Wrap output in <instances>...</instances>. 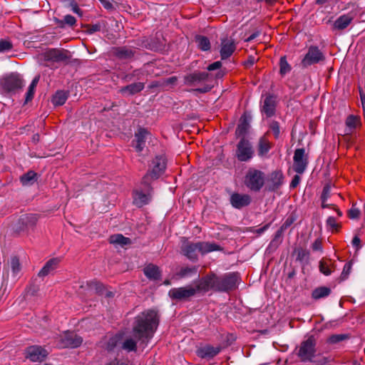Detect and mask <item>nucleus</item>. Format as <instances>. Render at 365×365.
<instances>
[{"mask_svg":"<svg viewBox=\"0 0 365 365\" xmlns=\"http://www.w3.org/2000/svg\"><path fill=\"white\" fill-rule=\"evenodd\" d=\"M269 130L272 132L276 139L279 138L280 135V127L277 121L272 120L269 124Z\"/></svg>","mask_w":365,"mask_h":365,"instance_id":"44","label":"nucleus"},{"mask_svg":"<svg viewBox=\"0 0 365 365\" xmlns=\"http://www.w3.org/2000/svg\"><path fill=\"white\" fill-rule=\"evenodd\" d=\"M351 267H352V262L351 261H350L344 264V269H343L341 274V280H344L348 277V276L349 275V274L351 272Z\"/></svg>","mask_w":365,"mask_h":365,"instance_id":"46","label":"nucleus"},{"mask_svg":"<svg viewBox=\"0 0 365 365\" xmlns=\"http://www.w3.org/2000/svg\"><path fill=\"white\" fill-rule=\"evenodd\" d=\"M12 48V43L7 40L0 41V52H6Z\"/></svg>","mask_w":365,"mask_h":365,"instance_id":"48","label":"nucleus"},{"mask_svg":"<svg viewBox=\"0 0 365 365\" xmlns=\"http://www.w3.org/2000/svg\"><path fill=\"white\" fill-rule=\"evenodd\" d=\"M353 18L349 15H343L339 17L334 22L335 29L342 30L346 28L351 22Z\"/></svg>","mask_w":365,"mask_h":365,"instance_id":"32","label":"nucleus"},{"mask_svg":"<svg viewBox=\"0 0 365 365\" xmlns=\"http://www.w3.org/2000/svg\"><path fill=\"white\" fill-rule=\"evenodd\" d=\"M222 63L220 61H215L207 66L208 71H214L221 67Z\"/></svg>","mask_w":365,"mask_h":365,"instance_id":"54","label":"nucleus"},{"mask_svg":"<svg viewBox=\"0 0 365 365\" xmlns=\"http://www.w3.org/2000/svg\"><path fill=\"white\" fill-rule=\"evenodd\" d=\"M145 275L150 280H157L160 277L159 267L153 264L147 265L143 269Z\"/></svg>","mask_w":365,"mask_h":365,"instance_id":"30","label":"nucleus"},{"mask_svg":"<svg viewBox=\"0 0 365 365\" xmlns=\"http://www.w3.org/2000/svg\"><path fill=\"white\" fill-rule=\"evenodd\" d=\"M177 81V77L175 76H172V77H170L167 79H165L163 83V85H169V84H175Z\"/></svg>","mask_w":365,"mask_h":365,"instance_id":"57","label":"nucleus"},{"mask_svg":"<svg viewBox=\"0 0 365 365\" xmlns=\"http://www.w3.org/2000/svg\"><path fill=\"white\" fill-rule=\"evenodd\" d=\"M60 260L58 258L49 259L38 272L39 277H45L56 269Z\"/></svg>","mask_w":365,"mask_h":365,"instance_id":"28","label":"nucleus"},{"mask_svg":"<svg viewBox=\"0 0 365 365\" xmlns=\"http://www.w3.org/2000/svg\"><path fill=\"white\" fill-rule=\"evenodd\" d=\"M108 365H126V364L123 362H119L118 361H113L110 362Z\"/></svg>","mask_w":365,"mask_h":365,"instance_id":"64","label":"nucleus"},{"mask_svg":"<svg viewBox=\"0 0 365 365\" xmlns=\"http://www.w3.org/2000/svg\"><path fill=\"white\" fill-rule=\"evenodd\" d=\"M331 292V289L326 287H321V298L328 296Z\"/></svg>","mask_w":365,"mask_h":365,"instance_id":"59","label":"nucleus"},{"mask_svg":"<svg viewBox=\"0 0 365 365\" xmlns=\"http://www.w3.org/2000/svg\"><path fill=\"white\" fill-rule=\"evenodd\" d=\"M212 86H210L209 84H205L202 87L197 88L195 91L203 93H207V92L210 91L212 89Z\"/></svg>","mask_w":365,"mask_h":365,"instance_id":"53","label":"nucleus"},{"mask_svg":"<svg viewBox=\"0 0 365 365\" xmlns=\"http://www.w3.org/2000/svg\"><path fill=\"white\" fill-rule=\"evenodd\" d=\"M197 267H182L180 269V270L178 272V275L180 276V277H187L192 274H195L197 273Z\"/></svg>","mask_w":365,"mask_h":365,"instance_id":"42","label":"nucleus"},{"mask_svg":"<svg viewBox=\"0 0 365 365\" xmlns=\"http://www.w3.org/2000/svg\"><path fill=\"white\" fill-rule=\"evenodd\" d=\"M272 148V143L267 138V133L259 138L257 143V153L260 157H263L268 153Z\"/></svg>","mask_w":365,"mask_h":365,"instance_id":"25","label":"nucleus"},{"mask_svg":"<svg viewBox=\"0 0 365 365\" xmlns=\"http://www.w3.org/2000/svg\"><path fill=\"white\" fill-rule=\"evenodd\" d=\"M68 94L64 91H58L52 98V103L54 106H62L68 99Z\"/></svg>","mask_w":365,"mask_h":365,"instance_id":"35","label":"nucleus"},{"mask_svg":"<svg viewBox=\"0 0 365 365\" xmlns=\"http://www.w3.org/2000/svg\"><path fill=\"white\" fill-rule=\"evenodd\" d=\"M300 180H301V178L299 177V175H294L291 183H290V187H292V188L296 187L299 184Z\"/></svg>","mask_w":365,"mask_h":365,"instance_id":"52","label":"nucleus"},{"mask_svg":"<svg viewBox=\"0 0 365 365\" xmlns=\"http://www.w3.org/2000/svg\"><path fill=\"white\" fill-rule=\"evenodd\" d=\"M312 296L314 299H319V290L316 289L312 294Z\"/></svg>","mask_w":365,"mask_h":365,"instance_id":"63","label":"nucleus"},{"mask_svg":"<svg viewBox=\"0 0 365 365\" xmlns=\"http://www.w3.org/2000/svg\"><path fill=\"white\" fill-rule=\"evenodd\" d=\"M39 76H36L31 83L26 92V102H29L34 98L35 88L39 81Z\"/></svg>","mask_w":365,"mask_h":365,"instance_id":"38","label":"nucleus"},{"mask_svg":"<svg viewBox=\"0 0 365 365\" xmlns=\"http://www.w3.org/2000/svg\"><path fill=\"white\" fill-rule=\"evenodd\" d=\"M332 272L331 268L327 264L324 260H321V273L325 275H329Z\"/></svg>","mask_w":365,"mask_h":365,"instance_id":"49","label":"nucleus"},{"mask_svg":"<svg viewBox=\"0 0 365 365\" xmlns=\"http://www.w3.org/2000/svg\"><path fill=\"white\" fill-rule=\"evenodd\" d=\"M148 134V131L143 128H140L135 134V140L133 143L137 152L140 153L144 149L145 140Z\"/></svg>","mask_w":365,"mask_h":365,"instance_id":"21","label":"nucleus"},{"mask_svg":"<svg viewBox=\"0 0 365 365\" xmlns=\"http://www.w3.org/2000/svg\"><path fill=\"white\" fill-rule=\"evenodd\" d=\"M348 215L351 219H357L359 217L360 211L354 205H352L351 208L349 210Z\"/></svg>","mask_w":365,"mask_h":365,"instance_id":"50","label":"nucleus"},{"mask_svg":"<svg viewBox=\"0 0 365 365\" xmlns=\"http://www.w3.org/2000/svg\"><path fill=\"white\" fill-rule=\"evenodd\" d=\"M86 286L91 292L101 293L103 290L102 284L96 281L87 282Z\"/></svg>","mask_w":365,"mask_h":365,"instance_id":"39","label":"nucleus"},{"mask_svg":"<svg viewBox=\"0 0 365 365\" xmlns=\"http://www.w3.org/2000/svg\"><path fill=\"white\" fill-rule=\"evenodd\" d=\"M72 10L74 13L77 14L79 16H82L83 14L82 11L76 3L72 4Z\"/></svg>","mask_w":365,"mask_h":365,"instance_id":"61","label":"nucleus"},{"mask_svg":"<svg viewBox=\"0 0 365 365\" xmlns=\"http://www.w3.org/2000/svg\"><path fill=\"white\" fill-rule=\"evenodd\" d=\"M144 83L141 82L133 83L126 86L122 87L120 92L122 94L134 95L140 92L144 88Z\"/></svg>","mask_w":365,"mask_h":365,"instance_id":"29","label":"nucleus"},{"mask_svg":"<svg viewBox=\"0 0 365 365\" xmlns=\"http://www.w3.org/2000/svg\"><path fill=\"white\" fill-rule=\"evenodd\" d=\"M317 339L314 336H309L302 341L301 344L296 347L294 352L300 361L303 362L312 361L316 354Z\"/></svg>","mask_w":365,"mask_h":365,"instance_id":"3","label":"nucleus"},{"mask_svg":"<svg viewBox=\"0 0 365 365\" xmlns=\"http://www.w3.org/2000/svg\"><path fill=\"white\" fill-rule=\"evenodd\" d=\"M349 338V334H334V335L329 336L327 339V341L329 344H336V343H339L344 340H346Z\"/></svg>","mask_w":365,"mask_h":365,"instance_id":"41","label":"nucleus"},{"mask_svg":"<svg viewBox=\"0 0 365 365\" xmlns=\"http://www.w3.org/2000/svg\"><path fill=\"white\" fill-rule=\"evenodd\" d=\"M153 168L142 179V184L149 185L152 180L158 179L165 171L166 161L164 157L157 156L153 160Z\"/></svg>","mask_w":365,"mask_h":365,"instance_id":"5","label":"nucleus"},{"mask_svg":"<svg viewBox=\"0 0 365 365\" xmlns=\"http://www.w3.org/2000/svg\"><path fill=\"white\" fill-rule=\"evenodd\" d=\"M10 268L11 270L12 276L14 277H18L21 270V266L19 258L16 257H11L10 261Z\"/></svg>","mask_w":365,"mask_h":365,"instance_id":"37","label":"nucleus"},{"mask_svg":"<svg viewBox=\"0 0 365 365\" xmlns=\"http://www.w3.org/2000/svg\"><path fill=\"white\" fill-rule=\"evenodd\" d=\"M250 127V119L246 114L242 115L236 128L235 135L237 137L245 138V136L248 133Z\"/></svg>","mask_w":365,"mask_h":365,"instance_id":"26","label":"nucleus"},{"mask_svg":"<svg viewBox=\"0 0 365 365\" xmlns=\"http://www.w3.org/2000/svg\"><path fill=\"white\" fill-rule=\"evenodd\" d=\"M195 42L197 44V47L202 51H206L210 48V40L204 36H197L195 37Z\"/></svg>","mask_w":365,"mask_h":365,"instance_id":"36","label":"nucleus"},{"mask_svg":"<svg viewBox=\"0 0 365 365\" xmlns=\"http://www.w3.org/2000/svg\"><path fill=\"white\" fill-rule=\"evenodd\" d=\"M109 242L113 245L124 246L130 245L131 243V240L130 238L125 237L121 234H116L113 235L109 237Z\"/></svg>","mask_w":365,"mask_h":365,"instance_id":"33","label":"nucleus"},{"mask_svg":"<svg viewBox=\"0 0 365 365\" xmlns=\"http://www.w3.org/2000/svg\"><path fill=\"white\" fill-rule=\"evenodd\" d=\"M196 293H205L210 289L217 291L216 287V274L211 273L202 277L195 287H194Z\"/></svg>","mask_w":365,"mask_h":365,"instance_id":"11","label":"nucleus"},{"mask_svg":"<svg viewBox=\"0 0 365 365\" xmlns=\"http://www.w3.org/2000/svg\"><path fill=\"white\" fill-rule=\"evenodd\" d=\"M331 187V184L330 182L326 184L324 187L322 194L321 195V200H322L321 203V207L325 208L328 207V205L325 204V200L329 196V191Z\"/></svg>","mask_w":365,"mask_h":365,"instance_id":"43","label":"nucleus"},{"mask_svg":"<svg viewBox=\"0 0 365 365\" xmlns=\"http://www.w3.org/2000/svg\"><path fill=\"white\" fill-rule=\"evenodd\" d=\"M294 220V218L292 216L287 217V220H285V222H284V224L282 225V228L287 229L288 227H289L293 223Z\"/></svg>","mask_w":365,"mask_h":365,"instance_id":"56","label":"nucleus"},{"mask_svg":"<svg viewBox=\"0 0 365 365\" xmlns=\"http://www.w3.org/2000/svg\"><path fill=\"white\" fill-rule=\"evenodd\" d=\"M327 226L332 231H337L339 227V224L336 221L335 217L333 216L329 217L327 220Z\"/></svg>","mask_w":365,"mask_h":365,"instance_id":"45","label":"nucleus"},{"mask_svg":"<svg viewBox=\"0 0 365 365\" xmlns=\"http://www.w3.org/2000/svg\"><path fill=\"white\" fill-rule=\"evenodd\" d=\"M291 71V66L287 61L286 56H282L279 60V73L284 76Z\"/></svg>","mask_w":365,"mask_h":365,"instance_id":"40","label":"nucleus"},{"mask_svg":"<svg viewBox=\"0 0 365 365\" xmlns=\"http://www.w3.org/2000/svg\"><path fill=\"white\" fill-rule=\"evenodd\" d=\"M293 160L294 170L299 174L303 173L308 164V160L305 153V150L304 148L296 149L294 151Z\"/></svg>","mask_w":365,"mask_h":365,"instance_id":"12","label":"nucleus"},{"mask_svg":"<svg viewBox=\"0 0 365 365\" xmlns=\"http://www.w3.org/2000/svg\"><path fill=\"white\" fill-rule=\"evenodd\" d=\"M24 86V81L17 73L3 76L0 79V89L4 93H16Z\"/></svg>","mask_w":365,"mask_h":365,"instance_id":"4","label":"nucleus"},{"mask_svg":"<svg viewBox=\"0 0 365 365\" xmlns=\"http://www.w3.org/2000/svg\"><path fill=\"white\" fill-rule=\"evenodd\" d=\"M113 54L120 60H130L134 56L133 51L125 46L114 48Z\"/></svg>","mask_w":365,"mask_h":365,"instance_id":"27","label":"nucleus"},{"mask_svg":"<svg viewBox=\"0 0 365 365\" xmlns=\"http://www.w3.org/2000/svg\"><path fill=\"white\" fill-rule=\"evenodd\" d=\"M181 252L188 259L196 262L198 259V253L205 255L207 253L221 250L220 245L209 242H192L185 237L181 240Z\"/></svg>","mask_w":365,"mask_h":365,"instance_id":"2","label":"nucleus"},{"mask_svg":"<svg viewBox=\"0 0 365 365\" xmlns=\"http://www.w3.org/2000/svg\"><path fill=\"white\" fill-rule=\"evenodd\" d=\"M46 61L63 62L69 58L68 51L63 49L51 48L46 51L44 54Z\"/></svg>","mask_w":365,"mask_h":365,"instance_id":"15","label":"nucleus"},{"mask_svg":"<svg viewBox=\"0 0 365 365\" xmlns=\"http://www.w3.org/2000/svg\"><path fill=\"white\" fill-rule=\"evenodd\" d=\"M255 155V150L252 143L245 138H241L237 144L235 155L238 160L241 162H247L250 160Z\"/></svg>","mask_w":365,"mask_h":365,"instance_id":"7","label":"nucleus"},{"mask_svg":"<svg viewBox=\"0 0 365 365\" xmlns=\"http://www.w3.org/2000/svg\"><path fill=\"white\" fill-rule=\"evenodd\" d=\"M83 342L81 336L73 331H65L58 338L57 346L61 349L77 348Z\"/></svg>","mask_w":365,"mask_h":365,"instance_id":"8","label":"nucleus"},{"mask_svg":"<svg viewBox=\"0 0 365 365\" xmlns=\"http://www.w3.org/2000/svg\"><path fill=\"white\" fill-rule=\"evenodd\" d=\"M38 216L36 214H26L21 217L20 222L26 227H33L38 221Z\"/></svg>","mask_w":365,"mask_h":365,"instance_id":"31","label":"nucleus"},{"mask_svg":"<svg viewBox=\"0 0 365 365\" xmlns=\"http://www.w3.org/2000/svg\"><path fill=\"white\" fill-rule=\"evenodd\" d=\"M145 187H148V192L144 193L140 190H135L133 192V204L135 205L138 207H141L145 205H147L150 199H151V194L150 190L151 188L149 185H146L143 184Z\"/></svg>","mask_w":365,"mask_h":365,"instance_id":"16","label":"nucleus"},{"mask_svg":"<svg viewBox=\"0 0 365 365\" xmlns=\"http://www.w3.org/2000/svg\"><path fill=\"white\" fill-rule=\"evenodd\" d=\"M352 245L356 247V250H359L361 246V240L358 236H355L352 240Z\"/></svg>","mask_w":365,"mask_h":365,"instance_id":"55","label":"nucleus"},{"mask_svg":"<svg viewBox=\"0 0 365 365\" xmlns=\"http://www.w3.org/2000/svg\"><path fill=\"white\" fill-rule=\"evenodd\" d=\"M37 180V174L33 170H29L20 177V181L23 185L34 184Z\"/></svg>","mask_w":365,"mask_h":365,"instance_id":"34","label":"nucleus"},{"mask_svg":"<svg viewBox=\"0 0 365 365\" xmlns=\"http://www.w3.org/2000/svg\"><path fill=\"white\" fill-rule=\"evenodd\" d=\"M239 276L236 273H229L221 277L216 276L217 292H227L236 287Z\"/></svg>","mask_w":365,"mask_h":365,"instance_id":"9","label":"nucleus"},{"mask_svg":"<svg viewBox=\"0 0 365 365\" xmlns=\"http://www.w3.org/2000/svg\"><path fill=\"white\" fill-rule=\"evenodd\" d=\"M251 202L250 195L246 194L233 193L230 197V203L235 208L241 209L247 206Z\"/></svg>","mask_w":365,"mask_h":365,"instance_id":"20","label":"nucleus"},{"mask_svg":"<svg viewBox=\"0 0 365 365\" xmlns=\"http://www.w3.org/2000/svg\"><path fill=\"white\" fill-rule=\"evenodd\" d=\"M220 346L205 345L197 350V355L200 358H213L220 353Z\"/></svg>","mask_w":365,"mask_h":365,"instance_id":"23","label":"nucleus"},{"mask_svg":"<svg viewBox=\"0 0 365 365\" xmlns=\"http://www.w3.org/2000/svg\"><path fill=\"white\" fill-rule=\"evenodd\" d=\"M48 351L38 345L30 346L26 349V356L33 362L42 361L48 355Z\"/></svg>","mask_w":365,"mask_h":365,"instance_id":"14","label":"nucleus"},{"mask_svg":"<svg viewBox=\"0 0 365 365\" xmlns=\"http://www.w3.org/2000/svg\"><path fill=\"white\" fill-rule=\"evenodd\" d=\"M297 259L301 262L305 261L308 259L309 252L304 249H298L296 251Z\"/></svg>","mask_w":365,"mask_h":365,"instance_id":"47","label":"nucleus"},{"mask_svg":"<svg viewBox=\"0 0 365 365\" xmlns=\"http://www.w3.org/2000/svg\"><path fill=\"white\" fill-rule=\"evenodd\" d=\"M160 84L159 83V82L158 81H153L152 82L149 86H148V88H156V87H158L160 86Z\"/></svg>","mask_w":365,"mask_h":365,"instance_id":"62","label":"nucleus"},{"mask_svg":"<svg viewBox=\"0 0 365 365\" xmlns=\"http://www.w3.org/2000/svg\"><path fill=\"white\" fill-rule=\"evenodd\" d=\"M319 61V49L317 46H310L307 53L302 61L304 67L317 63Z\"/></svg>","mask_w":365,"mask_h":365,"instance_id":"18","label":"nucleus"},{"mask_svg":"<svg viewBox=\"0 0 365 365\" xmlns=\"http://www.w3.org/2000/svg\"><path fill=\"white\" fill-rule=\"evenodd\" d=\"M283 174L281 171L275 170L270 173L267 180V186L269 190H277L283 183Z\"/></svg>","mask_w":365,"mask_h":365,"instance_id":"19","label":"nucleus"},{"mask_svg":"<svg viewBox=\"0 0 365 365\" xmlns=\"http://www.w3.org/2000/svg\"><path fill=\"white\" fill-rule=\"evenodd\" d=\"M346 133H352L357 128L361 126V118L359 115H349L345 120Z\"/></svg>","mask_w":365,"mask_h":365,"instance_id":"24","label":"nucleus"},{"mask_svg":"<svg viewBox=\"0 0 365 365\" xmlns=\"http://www.w3.org/2000/svg\"><path fill=\"white\" fill-rule=\"evenodd\" d=\"M158 325V317L154 310H147L138 314L133 323V335L135 339H125L122 347L128 351H135L137 341L148 339L152 337Z\"/></svg>","mask_w":365,"mask_h":365,"instance_id":"1","label":"nucleus"},{"mask_svg":"<svg viewBox=\"0 0 365 365\" xmlns=\"http://www.w3.org/2000/svg\"><path fill=\"white\" fill-rule=\"evenodd\" d=\"M236 45L232 38L221 39L220 56L222 60L228 58L235 51Z\"/></svg>","mask_w":365,"mask_h":365,"instance_id":"17","label":"nucleus"},{"mask_svg":"<svg viewBox=\"0 0 365 365\" xmlns=\"http://www.w3.org/2000/svg\"><path fill=\"white\" fill-rule=\"evenodd\" d=\"M255 62V57L253 56H249V58H247V60L246 61H245L244 63V65L247 67V68H250L252 66L254 65Z\"/></svg>","mask_w":365,"mask_h":365,"instance_id":"58","label":"nucleus"},{"mask_svg":"<svg viewBox=\"0 0 365 365\" xmlns=\"http://www.w3.org/2000/svg\"><path fill=\"white\" fill-rule=\"evenodd\" d=\"M101 26L99 24H94L89 26L88 31L91 34L100 31Z\"/></svg>","mask_w":365,"mask_h":365,"instance_id":"60","label":"nucleus"},{"mask_svg":"<svg viewBox=\"0 0 365 365\" xmlns=\"http://www.w3.org/2000/svg\"><path fill=\"white\" fill-rule=\"evenodd\" d=\"M210 76L207 72L195 71L194 73L186 75L184 77L185 84L190 86H196L200 83L209 81Z\"/></svg>","mask_w":365,"mask_h":365,"instance_id":"13","label":"nucleus"},{"mask_svg":"<svg viewBox=\"0 0 365 365\" xmlns=\"http://www.w3.org/2000/svg\"><path fill=\"white\" fill-rule=\"evenodd\" d=\"M62 22H63L64 24H66L68 26H73L76 24V19L74 16L68 14L64 16Z\"/></svg>","mask_w":365,"mask_h":365,"instance_id":"51","label":"nucleus"},{"mask_svg":"<svg viewBox=\"0 0 365 365\" xmlns=\"http://www.w3.org/2000/svg\"><path fill=\"white\" fill-rule=\"evenodd\" d=\"M245 183L252 191H259L264 184V174L263 172L250 169L245 176Z\"/></svg>","mask_w":365,"mask_h":365,"instance_id":"6","label":"nucleus"},{"mask_svg":"<svg viewBox=\"0 0 365 365\" xmlns=\"http://www.w3.org/2000/svg\"><path fill=\"white\" fill-rule=\"evenodd\" d=\"M196 294L195 289L192 285L173 288L168 292L169 297L177 301H187Z\"/></svg>","mask_w":365,"mask_h":365,"instance_id":"10","label":"nucleus"},{"mask_svg":"<svg viewBox=\"0 0 365 365\" xmlns=\"http://www.w3.org/2000/svg\"><path fill=\"white\" fill-rule=\"evenodd\" d=\"M276 108L275 97L268 95L265 97L262 106V112L264 113L267 117L274 115Z\"/></svg>","mask_w":365,"mask_h":365,"instance_id":"22","label":"nucleus"}]
</instances>
